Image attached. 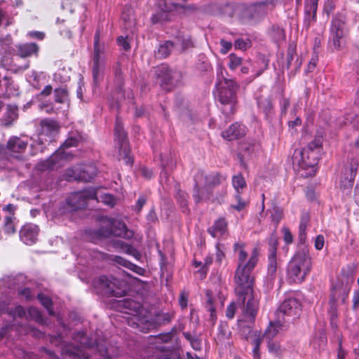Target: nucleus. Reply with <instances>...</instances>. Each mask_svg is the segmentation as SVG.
Masks as SVG:
<instances>
[{"label": "nucleus", "instance_id": "f257e3e1", "mask_svg": "<svg viewBox=\"0 0 359 359\" xmlns=\"http://www.w3.org/2000/svg\"><path fill=\"white\" fill-rule=\"evenodd\" d=\"M258 261V253L254 249L252 255L245 264H238L234 276L235 293L239 304H246L247 312L252 316L257 308L258 302L253 296L254 277L252 272Z\"/></svg>", "mask_w": 359, "mask_h": 359}, {"label": "nucleus", "instance_id": "f03ea898", "mask_svg": "<svg viewBox=\"0 0 359 359\" xmlns=\"http://www.w3.org/2000/svg\"><path fill=\"white\" fill-rule=\"evenodd\" d=\"M74 341L79 344V345L72 346V344L65 343L62 341L60 335L54 337L50 342L60 348L64 359H93L89 358L88 353L84 349L86 348H93L94 345L96 346V349L100 355L106 358H111L105 343L103 344L102 341L99 339H89L82 331L78 332L74 334Z\"/></svg>", "mask_w": 359, "mask_h": 359}, {"label": "nucleus", "instance_id": "7ed1b4c3", "mask_svg": "<svg viewBox=\"0 0 359 359\" xmlns=\"http://www.w3.org/2000/svg\"><path fill=\"white\" fill-rule=\"evenodd\" d=\"M240 89L239 83L229 77L227 72L219 68L215 89L213 91L215 99L224 107L229 106V109H223L226 116H232L236 109L238 102L237 93Z\"/></svg>", "mask_w": 359, "mask_h": 359}, {"label": "nucleus", "instance_id": "20e7f679", "mask_svg": "<svg viewBox=\"0 0 359 359\" xmlns=\"http://www.w3.org/2000/svg\"><path fill=\"white\" fill-rule=\"evenodd\" d=\"M210 13H223L230 18H234L239 23L244 25H256L265 18L263 5L254 4H240L233 5L226 4L223 8L216 11L210 10Z\"/></svg>", "mask_w": 359, "mask_h": 359}, {"label": "nucleus", "instance_id": "39448f33", "mask_svg": "<svg viewBox=\"0 0 359 359\" xmlns=\"http://www.w3.org/2000/svg\"><path fill=\"white\" fill-rule=\"evenodd\" d=\"M312 258L304 247L295 252L287 265V276L290 283H301L312 269Z\"/></svg>", "mask_w": 359, "mask_h": 359}, {"label": "nucleus", "instance_id": "423d86ee", "mask_svg": "<svg viewBox=\"0 0 359 359\" xmlns=\"http://www.w3.org/2000/svg\"><path fill=\"white\" fill-rule=\"evenodd\" d=\"M348 33L346 16L341 13L334 14L331 20L330 41L337 50H341L346 43L345 38Z\"/></svg>", "mask_w": 359, "mask_h": 359}, {"label": "nucleus", "instance_id": "0eeeda50", "mask_svg": "<svg viewBox=\"0 0 359 359\" xmlns=\"http://www.w3.org/2000/svg\"><path fill=\"white\" fill-rule=\"evenodd\" d=\"M78 143V139L75 137L68 138L64 142L63 145L59 148L49 158L38 163V169L41 171H45L46 170L57 169V168L62 166L63 163L72 157V155L69 152L65 151V148L77 147Z\"/></svg>", "mask_w": 359, "mask_h": 359}, {"label": "nucleus", "instance_id": "6e6552de", "mask_svg": "<svg viewBox=\"0 0 359 359\" xmlns=\"http://www.w3.org/2000/svg\"><path fill=\"white\" fill-rule=\"evenodd\" d=\"M100 30L97 29L94 36V48L92 57V72L93 81L95 84H97L102 79L106 60V45L104 42L100 41Z\"/></svg>", "mask_w": 359, "mask_h": 359}, {"label": "nucleus", "instance_id": "1a4fd4ad", "mask_svg": "<svg viewBox=\"0 0 359 359\" xmlns=\"http://www.w3.org/2000/svg\"><path fill=\"white\" fill-rule=\"evenodd\" d=\"M95 234L97 238H108L111 236L124 238L133 236V233L127 229L124 223L107 217L102 219V226L95 231Z\"/></svg>", "mask_w": 359, "mask_h": 359}, {"label": "nucleus", "instance_id": "9d476101", "mask_svg": "<svg viewBox=\"0 0 359 359\" xmlns=\"http://www.w3.org/2000/svg\"><path fill=\"white\" fill-rule=\"evenodd\" d=\"M27 147V142L18 137H11L5 148L0 144V170L4 168L2 161L4 158L12 157L15 158H21L22 154L25 151Z\"/></svg>", "mask_w": 359, "mask_h": 359}, {"label": "nucleus", "instance_id": "9b49d317", "mask_svg": "<svg viewBox=\"0 0 359 359\" xmlns=\"http://www.w3.org/2000/svg\"><path fill=\"white\" fill-rule=\"evenodd\" d=\"M156 82L159 85L167 90H169L170 86L177 84L181 77V72L176 69H170L168 65L161 64L157 66L154 69Z\"/></svg>", "mask_w": 359, "mask_h": 359}, {"label": "nucleus", "instance_id": "f8f14e48", "mask_svg": "<svg viewBox=\"0 0 359 359\" xmlns=\"http://www.w3.org/2000/svg\"><path fill=\"white\" fill-rule=\"evenodd\" d=\"M358 167V161L356 158H351L349 164L345 165L342 170L339 180V189L346 196H349L351 193Z\"/></svg>", "mask_w": 359, "mask_h": 359}, {"label": "nucleus", "instance_id": "ddd939ff", "mask_svg": "<svg viewBox=\"0 0 359 359\" xmlns=\"http://www.w3.org/2000/svg\"><path fill=\"white\" fill-rule=\"evenodd\" d=\"M115 140L119 150V158L125 161L126 164H132L133 159L130 156V149L122 123L116 119L114 127Z\"/></svg>", "mask_w": 359, "mask_h": 359}, {"label": "nucleus", "instance_id": "4468645a", "mask_svg": "<svg viewBox=\"0 0 359 359\" xmlns=\"http://www.w3.org/2000/svg\"><path fill=\"white\" fill-rule=\"evenodd\" d=\"M322 145L323 137L321 136H316L312 142L299 151L301 158H304V156H306L309 158V154L312 155V160L307 161L306 165L311 166L313 171L314 166L318 163V154Z\"/></svg>", "mask_w": 359, "mask_h": 359}, {"label": "nucleus", "instance_id": "2eb2a0df", "mask_svg": "<svg viewBox=\"0 0 359 359\" xmlns=\"http://www.w3.org/2000/svg\"><path fill=\"white\" fill-rule=\"evenodd\" d=\"M300 310L299 301L295 298H288L280 304L276 315L278 318L285 323L289 321L285 317H295L299 315Z\"/></svg>", "mask_w": 359, "mask_h": 359}, {"label": "nucleus", "instance_id": "dca6fc26", "mask_svg": "<svg viewBox=\"0 0 359 359\" xmlns=\"http://www.w3.org/2000/svg\"><path fill=\"white\" fill-rule=\"evenodd\" d=\"M95 194L94 188L75 192L68 197L67 203L72 210L83 208L86 207L88 200L92 199V197L95 196Z\"/></svg>", "mask_w": 359, "mask_h": 359}, {"label": "nucleus", "instance_id": "f3484780", "mask_svg": "<svg viewBox=\"0 0 359 359\" xmlns=\"http://www.w3.org/2000/svg\"><path fill=\"white\" fill-rule=\"evenodd\" d=\"M243 306V311L244 314L245 320H238V324L240 329L241 334L245 338L248 339L251 332H252V326L257 313L258 308L256 309L255 314L250 312H247L246 304Z\"/></svg>", "mask_w": 359, "mask_h": 359}, {"label": "nucleus", "instance_id": "a211bd4d", "mask_svg": "<svg viewBox=\"0 0 359 359\" xmlns=\"http://www.w3.org/2000/svg\"><path fill=\"white\" fill-rule=\"evenodd\" d=\"M259 111L264 115L268 123H271L275 116V109L270 97L260 96L257 99Z\"/></svg>", "mask_w": 359, "mask_h": 359}, {"label": "nucleus", "instance_id": "6ab92c4d", "mask_svg": "<svg viewBox=\"0 0 359 359\" xmlns=\"http://www.w3.org/2000/svg\"><path fill=\"white\" fill-rule=\"evenodd\" d=\"M302 65V60L297 55L296 45L290 43L287 50V60L285 67L287 69L292 68L289 73L290 76H294Z\"/></svg>", "mask_w": 359, "mask_h": 359}, {"label": "nucleus", "instance_id": "aec40b11", "mask_svg": "<svg viewBox=\"0 0 359 359\" xmlns=\"http://www.w3.org/2000/svg\"><path fill=\"white\" fill-rule=\"evenodd\" d=\"M39 231V227L36 224H27L20 231V240L26 245H31L37 241Z\"/></svg>", "mask_w": 359, "mask_h": 359}, {"label": "nucleus", "instance_id": "412c9836", "mask_svg": "<svg viewBox=\"0 0 359 359\" xmlns=\"http://www.w3.org/2000/svg\"><path fill=\"white\" fill-rule=\"evenodd\" d=\"M319 0H305L304 25L306 29L317 20V9Z\"/></svg>", "mask_w": 359, "mask_h": 359}, {"label": "nucleus", "instance_id": "4be33fe9", "mask_svg": "<svg viewBox=\"0 0 359 359\" xmlns=\"http://www.w3.org/2000/svg\"><path fill=\"white\" fill-rule=\"evenodd\" d=\"M115 279L110 280L107 276H102L95 279L93 285L101 292L116 296L118 292L115 290Z\"/></svg>", "mask_w": 359, "mask_h": 359}, {"label": "nucleus", "instance_id": "5701e85b", "mask_svg": "<svg viewBox=\"0 0 359 359\" xmlns=\"http://www.w3.org/2000/svg\"><path fill=\"white\" fill-rule=\"evenodd\" d=\"M245 133V126L238 122H235L222 133V136L228 141H232L241 138Z\"/></svg>", "mask_w": 359, "mask_h": 359}, {"label": "nucleus", "instance_id": "b1692460", "mask_svg": "<svg viewBox=\"0 0 359 359\" xmlns=\"http://www.w3.org/2000/svg\"><path fill=\"white\" fill-rule=\"evenodd\" d=\"M222 180V177L219 173L211 174L205 177V190L203 189V196L205 192L206 199L211 201H215L216 198L213 196L212 191L210 189L219 185Z\"/></svg>", "mask_w": 359, "mask_h": 359}, {"label": "nucleus", "instance_id": "393cba45", "mask_svg": "<svg viewBox=\"0 0 359 359\" xmlns=\"http://www.w3.org/2000/svg\"><path fill=\"white\" fill-rule=\"evenodd\" d=\"M351 286L348 284L345 285L343 283L337 284L332 290L330 298L332 301L341 302L342 304L346 302L348 297Z\"/></svg>", "mask_w": 359, "mask_h": 359}, {"label": "nucleus", "instance_id": "a878e982", "mask_svg": "<svg viewBox=\"0 0 359 359\" xmlns=\"http://www.w3.org/2000/svg\"><path fill=\"white\" fill-rule=\"evenodd\" d=\"M18 55L21 57H27L32 55H37L39 46L35 43L19 44L18 46Z\"/></svg>", "mask_w": 359, "mask_h": 359}, {"label": "nucleus", "instance_id": "bb28decb", "mask_svg": "<svg viewBox=\"0 0 359 359\" xmlns=\"http://www.w3.org/2000/svg\"><path fill=\"white\" fill-rule=\"evenodd\" d=\"M95 196H93L92 199L111 207L116 204V198L111 194L103 193L100 189H95Z\"/></svg>", "mask_w": 359, "mask_h": 359}, {"label": "nucleus", "instance_id": "cd10ccee", "mask_svg": "<svg viewBox=\"0 0 359 359\" xmlns=\"http://www.w3.org/2000/svg\"><path fill=\"white\" fill-rule=\"evenodd\" d=\"M226 226V222L224 219L221 218L215 221L214 224L208 229V231L213 237H217L224 233Z\"/></svg>", "mask_w": 359, "mask_h": 359}, {"label": "nucleus", "instance_id": "c85d7f7f", "mask_svg": "<svg viewBox=\"0 0 359 359\" xmlns=\"http://www.w3.org/2000/svg\"><path fill=\"white\" fill-rule=\"evenodd\" d=\"M284 323L285 322L279 318L274 323H270V325L266 330L262 338L267 340H272L278 332V328L283 326Z\"/></svg>", "mask_w": 359, "mask_h": 359}, {"label": "nucleus", "instance_id": "c756f323", "mask_svg": "<svg viewBox=\"0 0 359 359\" xmlns=\"http://www.w3.org/2000/svg\"><path fill=\"white\" fill-rule=\"evenodd\" d=\"M79 166L69 168L66 170L65 178L67 180H77L83 182H89L90 175L79 174Z\"/></svg>", "mask_w": 359, "mask_h": 359}, {"label": "nucleus", "instance_id": "7c9ffc66", "mask_svg": "<svg viewBox=\"0 0 359 359\" xmlns=\"http://www.w3.org/2000/svg\"><path fill=\"white\" fill-rule=\"evenodd\" d=\"M174 46H176L175 41H165L163 43L159 45L156 52V56L161 59L167 57L170 54Z\"/></svg>", "mask_w": 359, "mask_h": 359}, {"label": "nucleus", "instance_id": "2f4dec72", "mask_svg": "<svg viewBox=\"0 0 359 359\" xmlns=\"http://www.w3.org/2000/svg\"><path fill=\"white\" fill-rule=\"evenodd\" d=\"M206 296L208 297V300L205 304V309L206 311L209 313L208 321L211 323V325H214L217 320V314L213 299L210 297V292L209 290L206 292Z\"/></svg>", "mask_w": 359, "mask_h": 359}, {"label": "nucleus", "instance_id": "473e14b6", "mask_svg": "<svg viewBox=\"0 0 359 359\" xmlns=\"http://www.w3.org/2000/svg\"><path fill=\"white\" fill-rule=\"evenodd\" d=\"M258 146L254 142H247L242 145L243 154H239L238 158L241 164H244L245 156H251Z\"/></svg>", "mask_w": 359, "mask_h": 359}, {"label": "nucleus", "instance_id": "72a5a7b5", "mask_svg": "<svg viewBox=\"0 0 359 359\" xmlns=\"http://www.w3.org/2000/svg\"><path fill=\"white\" fill-rule=\"evenodd\" d=\"M41 126L44 133L55 135L59 130V126L55 121L51 119H44L41 121Z\"/></svg>", "mask_w": 359, "mask_h": 359}, {"label": "nucleus", "instance_id": "f704fd0d", "mask_svg": "<svg viewBox=\"0 0 359 359\" xmlns=\"http://www.w3.org/2000/svg\"><path fill=\"white\" fill-rule=\"evenodd\" d=\"M18 116L17 107L12 105H8L6 112L4 116V122L6 126H9L18 118Z\"/></svg>", "mask_w": 359, "mask_h": 359}, {"label": "nucleus", "instance_id": "c9c22d12", "mask_svg": "<svg viewBox=\"0 0 359 359\" xmlns=\"http://www.w3.org/2000/svg\"><path fill=\"white\" fill-rule=\"evenodd\" d=\"M270 35L276 42L283 41L285 38L284 29L278 25L271 27Z\"/></svg>", "mask_w": 359, "mask_h": 359}, {"label": "nucleus", "instance_id": "e433bc0d", "mask_svg": "<svg viewBox=\"0 0 359 359\" xmlns=\"http://www.w3.org/2000/svg\"><path fill=\"white\" fill-rule=\"evenodd\" d=\"M232 184L238 194H241V190L246 187L245 180L241 173L233 177Z\"/></svg>", "mask_w": 359, "mask_h": 359}, {"label": "nucleus", "instance_id": "4c0bfd02", "mask_svg": "<svg viewBox=\"0 0 359 359\" xmlns=\"http://www.w3.org/2000/svg\"><path fill=\"white\" fill-rule=\"evenodd\" d=\"M55 102L60 104H68V93L65 88H56L54 91Z\"/></svg>", "mask_w": 359, "mask_h": 359}, {"label": "nucleus", "instance_id": "58836bf2", "mask_svg": "<svg viewBox=\"0 0 359 359\" xmlns=\"http://www.w3.org/2000/svg\"><path fill=\"white\" fill-rule=\"evenodd\" d=\"M157 349L161 350L156 353L155 358L156 359H180L179 356L170 351H164L163 346H156Z\"/></svg>", "mask_w": 359, "mask_h": 359}, {"label": "nucleus", "instance_id": "ea45409f", "mask_svg": "<svg viewBox=\"0 0 359 359\" xmlns=\"http://www.w3.org/2000/svg\"><path fill=\"white\" fill-rule=\"evenodd\" d=\"M14 219L13 215L10 213L9 215L5 217L4 224V231L7 234H11L15 233V226L14 224Z\"/></svg>", "mask_w": 359, "mask_h": 359}, {"label": "nucleus", "instance_id": "a19ab883", "mask_svg": "<svg viewBox=\"0 0 359 359\" xmlns=\"http://www.w3.org/2000/svg\"><path fill=\"white\" fill-rule=\"evenodd\" d=\"M244 243H236L234 244V251L238 252V264H245L248 253L244 250Z\"/></svg>", "mask_w": 359, "mask_h": 359}, {"label": "nucleus", "instance_id": "79ce46f5", "mask_svg": "<svg viewBox=\"0 0 359 359\" xmlns=\"http://www.w3.org/2000/svg\"><path fill=\"white\" fill-rule=\"evenodd\" d=\"M79 174L90 175L89 181H90L97 174V170L93 165H86L79 166Z\"/></svg>", "mask_w": 359, "mask_h": 359}, {"label": "nucleus", "instance_id": "37998d69", "mask_svg": "<svg viewBox=\"0 0 359 359\" xmlns=\"http://www.w3.org/2000/svg\"><path fill=\"white\" fill-rule=\"evenodd\" d=\"M278 245V237L275 235H271L269 238V257H276L277 247Z\"/></svg>", "mask_w": 359, "mask_h": 359}, {"label": "nucleus", "instance_id": "c03bdc74", "mask_svg": "<svg viewBox=\"0 0 359 359\" xmlns=\"http://www.w3.org/2000/svg\"><path fill=\"white\" fill-rule=\"evenodd\" d=\"M38 299L41 303V304L47 309L49 315H54V312L52 309V301L48 296L43 294H39Z\"/></svg>", "mask_w": 359, "mask_h": 359}, {"label": "nucleus", "instance_id": "a18cd8bd", "mask_svg": "<svg viewBox=\"0 0 359 359\" xmlns=\"http://www.w3.org/2000/svg\"><path fill=\"white\" fill-rule=\"evenodd\" d=\"M225 4H218L217 2H212V3H210V4H208L205 5V8L203 9V11L205 13L210 14V15L226 16V15H224L223 13H210V10H212L213 11H216L217 9V6L219 8H223L224 7Z\"/></svg>", "mask_w": 359, "mask_h": 359}, {"label": "nucleus", "instance_id": "49530a36", "mask_svg": "<svg viewBox=\"0 0 359 359\" xmlns=\"http://www.w3.org/2000/svg\"><path fill=\"white\" fill-rule=\"evenodd\" d=\"M271 217V221L275 224L276 226H278L283 217V210L277 206L273 207Z\"/></svg>", "mask_w": 359, "mask_h": 359}, {"label": "nucleus", "instance_id": "de8ad7c7", "mask_svg": "<svg viewBox=\"0 0 359 359\" xmlns=\"http://www.w3.org/2000/svg\"><path fill=\"white\" fill-rule=\"evenodd\" d=\"M229 65H229V67L231 70L236 69L242 63V57H238L234 53H231L229 55Z\"/></svg>", "mask_w": 359, "mask_h": 359}, {"label": "nucleus", "instance_id": "09e8293b", "mask_svg": "<svg viewBox=\"0 0 359 359\" xmlns=\"http://www.w3.org/2000/svg\"><path fill=\"white\" fill-rule=\"evenodd\" d=\"M175 42L176 46H181L183 50L193 45L189 36L178 37L175 39Z\"/></svg>", "mask_w": 359, "mask_h": 359}, {"label": "nucleus", "instance_id": "8fccbe9b", "mask_svg": "<svg viewBox=\"0 0 359 359\" xmlns=\"http://www.w3.org/2000/svg\"><path fill=\"white\" fill-rule=\"evenodd\" d=\"M252 46V41L249 39H238L234 42V46L236 48L245 50L248 48Z\"/></svg>", "mask_w": 359, "mask_h": 359}, {"label": "nucleus", "instance_id": "3c124183", "mask_svg": "<svg viewBox=\"0 0 359 359\" xmlns=\"http://www.w3.org/2000/svg\"><path fill=\"white\" fill-rule=\"evenodd\" d=\"M168 13L166 11H162L153 14L151 18V20L153 24H156L166 20L168 19Z\"/></svg>", "mask_w": 359, "mask_h": 359}, {"label": "nucleus", "instance_id": "603ef678", "mask_svg": "<svg viewBox=\"0 0 359 359\" xmlns=\"http://www.w3.org/2000/svg\"><path fill=\"white\" fill-rule=\"evenodd\" d=\"M326 342H327L326 336H325V333L321 332L320 334L319 339H313V340L312 341V345L314 348L320 349L322 347H323L326 344Z\"/></svg>", "mask_w": 359, "mask_h": 359}, {"label": "nucleus", "instance_id": "864d4df0", "mask_svg": "<svg viewBox=\"0 0 359 359\" xmlns=\"http://www.w3.org/2000/svg\"><path fill=\"white\" fill-rule=\"evenodd\" d=\"M122 250L126 254L132 255L137 260H140L142 257L140 252L128 244H126Z\"/></svg>", "mask_w": 359, "mask_h": 359}, {"label": "nucleus", "instance_id": "5fc2aeb1", "mask_svg": "<svg viewBox=\"0 0 359 359\" xmlns=\"http://www.w3.org/2000/svg\"><path fill=\"white\" fill-rule=\"evenodd\" d=\"M329 305V313L330 316L331 323H332L334 320L337 318V302L332 301V299L330 298Z\"/></svg>", "mask_w": 359, "mask_h": 359}, {"label": "nucleus", "instance_id": "6e6d98bb", "mask_svg": "<svg viewBox=\"0 0 359 359\" xmlns=\"http://www.w3.org/2000/svg\"><path fill=\"white\" fill-rule=\"evenodd\" d=\"M29 314L35 321L41 324L44 323L43 316L36 308L31 307L29 309Z\"/></svg>", "mask_w": 359, "mask_h": 359}, {"label": "nucleus", "instance_id": "4d7b16f0", "mask_svg": "<svg viewBox=\"0 0 359 359\" xmlns=\"http://www.w3.org/2000/svg\"><path fill=\"white\" fill-rule=\"evenodd\" d=\"M219 334L224 339L231 336V331L226 322H221L219 326Z\"/></svg>", "mask_w": 359, "mask_h": 359}, {"label": "nucleus", "instance_id": "13d9d810", "mask_svg": "<svg viewBox=\"0 0 359 359\" xmlns=\"http://www.w3.org/2000/svg\"><path fill=\"white\" fill-rule=\"evenodd\" d=\"M280 0H265L263 1L257 2V4L263 5V8L265 11V16L267 15L269 9H273Z\"/></svg>", "mask_w": 359, "mask_h": 359}, {"label": "nucleus", "instance_id": "bf43d9fd", "mask_svg": "<svg viewBox=\"0 0 359 359\" xmlns=\"http://www.w3.org/2000/svg\"><path fill=\"white\" fill-rule=\"evenodd\" d=\"M277 270L276 257H269L268 274L273 277Z\"/></svg>", "mask_w": 359, "mask_h": 359}, {"label": "nucleus", "instance_id": "052dcab7", "mask_svg": "<svg viewBox=\"0 0 359 359\" xmlns=\"http://www.w3.org/2000/svg\"><path fill=\"white\" fill-rule=\"evenodd\" d=\"M241 194H236L235 196V198L237 201L236 205H232L231 207L236 210L237 211H241L245 208V207L247 205V203L242 200V198L240 195Z\"/></svg>", "mask_w": 359, "mask_h": 359}, {"label": "nucleus", "instance_id": "680f3d73", "mask_svg": "<svg viewBox=\"0 0 359 359\" xmlns=\"http://www.w3.org/2000/svg\"><path fill=\"white\" fill-rule=\"evenodd\" d=\"M111 260H113L116 264L123 266L126 268H129L131 266V262L126 260L123 257H121L120 256L114 255L111 257Z\"/></svg>", "mask_w": 359, "mask_h": 359}, {"label": "nucleus", "instance_id": "e2e57ef3", "mask_svg": "<svg viewBox=\"0 0 359 359\" xmlns=\"http://www.w3.org/2000/svg\"><path fill=\"white\" fill-rule=\"evenodd\" d=\"M122 304L125 308L130 310H134L136 312H138L141 307L139 304H137L135 302L130 300H124L123 301Z\"/></svg>", "mask_w": 359, "mask_h": 359}, {"label": "nucleus", "instance_id": "0e129e2a", "mask_svg": "<svg viewBox=\"0 0 359 359\" xmlns=\"http://www.w3.org/2000/svg\"><path fill=\"white\" fill-rule=\"evenodd\" d=\"M334 4L332 1L328 0L324 4L323 13L326 14L327 17L329 18L330 15L334 11Z\"/></svg>", "mask_w": 359, "mask_h": 359}, {"label": "nucleus", "instance_id": "69168bd1", "mask_svg": "<svg viewBox=\"0 0 359 359\" xmlns=\"http://www.w3.org/2000/svg\"><path fill=\"white\" fill-rule=\"evenodd\" d=\"M147 198L144 195H140L136 202L135 205L134 206V210L137 212L141 211L142 207L146 203Z\"/></svg>", "mask_w": 359, "mask_h": 359}, {"label": "nucleus", "instance_id": "338daca9", "mask_svg": "<svg viewBox=\"0 0 359 359\" xmlns=\"http://www.w3.org/2000/svg\"><path fill=\"white\" fill-rule=\"evenodd\" d=\"M220 45L222 46V48L220 50V52L222 53V54H226L227 53L230 49L232 48V43L230 42V41H227L223 39H222L220 40Z\"/></svg>", "mask_w": 359, "mask_h": 359}, {"label": "nucleus", "instance_id": "774afa93", "mask_svg": "<svg viewBox=\"0 0 359 359\" xmlns=\"http://www.w3.org/2000/svg\"><path fill=\"white\" fill-rule=\"evenodd\" d=\"M283 240L286 244H291L293 242V236L288 228H283Z\"/></svg>", "mask_w": 359, "mask_h": 359}]
</instances>
